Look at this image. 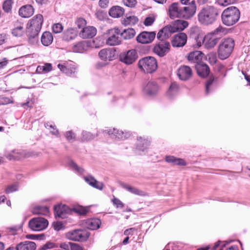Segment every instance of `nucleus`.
<instances>
[{"label":"nucleus","mask_w":250,"mask_h":250,"mask_svg":"<svg viewBox=\"0 0 250 250\" xmlns=\"http://www.w3.org/2000/svg\"><path fill=\"white\" fill-rule=\"evenodd\" d=\"M43 18L41 14H38L30 20L26 25V35L28 42L31 44L37 42L38 36L42 27Z\"/></svg>","instance_id":"f257e3e1"},{"label":"nucleus","mask_w":250,"mask_h":250,"mask_svg":"<svg viewBox=\"0 0 250 250\" xmlns=\"http://www.w3.org/2000/svg\"><path fill=\"white\" fill-rule=\"evenodd\" d=\"M82 139L83 141H89L93 139L96 136H97V134L95 135L89 132L83 131L82 132Z\"/></svg>","instance_id":"37998d69"},{"label":"nucleus","mask_w":250,"mask_h":250,"mask_svg":"<svg viewBox=\"0 0 250 250\" xmlns=\"http://www.w3.org/2000/svg\"><path fill=\"white\" fill-rule=\"evenodd\" d=\"M72 242H63L60 244V247L65 250H69Z\"/></svg>","instance_id":"e2e57ef3"},{"label":"nucleus","mask_w":250,"mask_h":250,"mask_svg":"<svg viewBox=\"0 0 250 250\" xmlns=\"http://www.w3.org/2000/svg\"><path fill=\"white\" fill-rule=\"evenodd\" d=\"M70 211L68 207L65 205H59L54 207V212L56 217L65 218Z\"/></svg>","instance_id":"5701e85b"},{"label":"nucleus","mask_w":250,"mask_h":250,"mask_svg":"<svg viewBox=\"0 0 250 250\" xmlns=\"http://www.w3.org/2000/svg\"><path fill=\"white\" fill-rule=\"evenodd\" d=\"M33 104V100L32 99H28L25 103L21 104V106L24 108L31 107L32 106Z\"/></svg>","instance_id":"338daca9"},{"label":"nucleus","mask_w":250,"mask_h":250,"mask_svg":"<svg viewBox=\"0 0 250 250\" xmlns=\"http://www.w3.org/2000/svg\"><path fill=\"white\" fill-rule=\"evenodd\" d=\"M228 32V29L222 26H218L214 31L208 33L203 39V43L207 49H211L214 47L223 36L226 35Z\"/></svg>","instance_id":"7ed1b4c3"},{"label":"nucleus","mask_w":250,"mask_h":250,"mask_svg":"<svg viewBox=\"0 0 250 250\" xmlns=\"http://www.w3.org/2000/svg\"><path fill=\"white\" fill-rule=\"evenodd\" d=\"M210 63L214 64L216 63L217 59L215 55L213 53L208 54L207 56Z\"/></svg>","instance_id":"052dcab7"},{"label":"nucleus","mask_w":250,"mask_h":250,"mask_svg":"<svg viewBox=\"0 0 250 250\" xmlns=\"http://www.w3.org/2000/svg\"><path fill=\"white\" fill-rule=\"evenodd\" d=\"M79 35L76 28L69 27L65 30L62 34V39L65 42H70L75 40Z\"/></svg>","instance_id":"aec40b11"},{"label":"nucleus","mask_w":250,"mask_h":250,"mask_svg":"<svg viewBox=\"0 0 250 250\" xmlns=\"http://www.w3.org/2000/svg\"><path fill=\"white\" fill-rule=\"evenodd\" d=\"M69 165L70 167L74 169L79 174H83L84 172V169L78 166L73 161H71Z\"/></svg>","instance_id":"a18cd8bd"},{"label":"nucleus","mask_w":250,"mask_h":250,"mask_svg":"<svg viewBox=\"0 0 250 250\" xmlns=\"http://www.w3.org/2000/svg\"><path fill=\"white\" fill-rule=\"evenodd\" d=\"M181 13V4H179V3L174 2L169 6L168 13L171 19H174L176 18H182Z\"/></svg>","instance_id":"4be33fe9"},{"label":"nucleus","mask_w":250,"mask_h":250,"mask_svg":"<svg viewBox=\"0 0 250 250\" xmlns=\"http://www.w3.org/2000/svg\"><path fill=\"white\" fill-rule=\"evenodd\" d=\"M112 203L116 208H122L124 207V204L120 200L115 197L112 199Z\"/></svg>","instance_id":"864d4df0"},{"label":"nucleus","mask_w":250,"mask_h":250,"mask_svg":"<svg viewBox=\"0 0 250 250\" xmlns=\"http://www.w3.org/2000/svg\"><path fill=\"white\" fill-rule=\"evenodd\" d=\"M84 179L85 181L91 187L99 190L103 189L104 187L103 184L98 181L92 175H87L86 176H84Z\"/></svg>","instance_id":"a878e982"},{"label":"nucleus","mask_w":250,"mask_h":250,"mask_svg":"<svg viewBox=\"0 0 250 250\" xmlns=\"http://www.w3.org/2000/svg\"><path fill=\"white\" fill-rule=\"evenodd\" d=\"M218 15L217 9L213 6H206L198 13V21L202 24L209 25L215 21Z\"/></svg>","instance_id":"20e7f679"},{"label":"nucleus","mask_w":250,"mask_h":250,"mask_svg":"<svg viewBox=\"0 0 250 250\" xmlns=\"http://www.w3.org/2000/svg\"><path fill=\"white\" fill-rule=\"evenodd\" d=\"M139 68L146 73H152L157 68L156 59L152 57H146L140 59L138 62Z\"/></svg>","instance_id":"0eeeda50"},{"label":"nucleus","mask_w":250,"mask_h":250,"mask_svg":"<svg viewBox=\"0 0 250 250\" xmlns=\"http://www.w3.org/2000/svg\"><path fill=\"white\" fill-rule=\"evenodd\" d=\"M53 41V37L51 32H44L41 37V42L42 45L48 46L50 45Z\"/></svg>","instance_id":"72a5a7b5"},{"label":"nucleus","mask_w":250,"mask_h":250,"mask_svg":"<svg viewBox=\"0 0 250 250\" xmlns=\"http://www.w3.org/2000/svg\"><path fill=\"white\" fill-rule=\"evenodd\" d=\"M52 69V65L50 63H46L43 66H38L36 71L38 73H41L42 72H47Z\"/></svg>","instance_id":"79ce46f5"},{"label":"nucleus","mask_w":250,"mask_h":250,"mask_svg":"<svg viewBox=\"0 0 250 250\" xmlns=\"http://www.w3.org/2000/svg\"><path fill=\"white\" fill-rule=\"evenodd\" d=\"M19 186L17 183L9 185L5 189V193L9 194L14 191H16L18 190Z\"/></svg>","instance_id":"de8ad7c7"},{"label":"nucleus","mask_w":250,"mask_h":250,"mask_svg":"<svg viewBox=\"0 0 250 250\" xmlns=\"http://www.w3.org/2000/svg\"><path fill=\"white\" fill-rule=\"evenodd\" d=\"M58 67L63 73L70 76H74V74L77 72V69L74 65L68 64V63H65L63 64H59Z\"/></svg>","instance_id":"b1692460"},{"label":"nucleus","mask_w":250,"mask_h":250,"mask_svg":"<svg viewBox=\"0 0 250 250\" xmlns=\"http://www.w3.org/2000/svg\"><path fill=\"white\" fill-rule=\"evenodd\" d=\"M101 221L98 218H92L87 220L85 222L87 229L95 230L99 229L101 225Z\"/></svg>","instance_id":"473e14b6"},{"label":"nucleus","mask_w":250,"mask_h":250,"mask_svg":"<svg viewBox=\"0 0 250 250\" xmlns=\"http://www.w3.org/2000/svg\"><path fill=\"white\" fill-rule=\"evenodd\" d=\"M74 210L76 212L81 215H85L88 212V209L82 206L76 207L74 208Z\"/></svg>","instance_id":"603ef678"},{"label":"nucleus","mask_w":250,"mask_h":250,"mask_svg":"<svg viewBox=\"0 0 250 250\" xmlns=\"http://www.w3.org/2000/svg\"><path fill=\"white\" fill-rule=\"evenodd\" d=\"M122 186L126 190L133 194L139 196H144L145 195V192L143 191L140 190L137 188L130 186L126 184H122Z\"/></svg>","instance_id":"c9c22d12"},{"label":"nucleus","mask_w":250,"mask_h":250,"mask_svg":"<svg viewBox=\"0 0 250 250\" xmlns=\"http://www.w3.org/2000/svg\"><path fill=\"white\" fill-rule=\"evenodd\" d=\"M12 0H6L3 4V9L6 12H9L12 8Z\"/></svg>","instance_id":"8fccbe9b"},{"label":"nucleus","mask_w":250,"mask_h":250,"mask_svg":"<svg viewBox=\"0 0 250 250\" xmlns=\"http://www.w3.org/2000/svg\"><path fill=\"white\" fill-rule=\"evenodd\" d=\"M192 75L191 69L188 66L182 65L177 70V75L182 81H187Z\"/></svg>","instance_id":"6ab92c4d"},{"label":"nucleus","mask_w":250,"mask_h":250,"mask_svg":"<svg viewBox=\"0 0 250 250\" xmlns=\"http://www.w3.org/2000/svg\"><path fill=\"white\" fill-rule=\"evenodd\" d=\"M53 226L54 229L57 231L61 230L63 227V224L61 222L54 223Z\"/></svg>","instance_id":"69168bd1"},{"label":"nucleus","mask_w":250,"mask_h":250,"mask_svg":"<svg viewBox=\"0 0 250 250\" xmlns=\"http://www.w3.org/2000/svg\"><path fill=\"white\" fill-rule=\"evenodd\" d=\"M165 161L167 163L173 166H185L187 163L186 161L181 158H177L173 156L168 155L165 157Z\"/></svg>","instance_id":"cd10ccee"},{"label":"nucleus","mask_w":250,"mask_h":250,"mask_svg":"<svg viewBox=\"0 0 250 250\" xmlns=\"http://www.w3.org/2000/svg\"><path fill=\"white\" fill-rule=\"evenodd\" d=\"M150 141L143 139L141 137H138L136 142V149L139 151H145L149 145Z\"/></svg>","instance_id":"2f4dec72"},{"label":"nucleus","mask_w":250,"mask_h":250,"mask_svg":"<svg viewBox=\"0 0 250 250\" xmlns=\"http://www.w3.org/2000/svg\"><path fill=\"white\" fill-rule=\"evenodd\" d=\"M123 2L125 6L129 7H133L137 3L136 0H123Z\"/></svg>","instance_id":"4d7b16f0"},{"label":"nucleus","mask_w":250,"mask_h":250,"mask_svg":"<svg viewBox=\"0 0 250 250\" xmlns=\"http://www.w3.org/2000/svg\"><path fill=\"white\" fill-rule=\"evenodd\" d=\"M195 67L197 74L201 77L205 78L207 77L209 73L210 70L208 66L202 62L195 64Z\"/></svg>","instance_id":"393cba45"},{"label":"nucleus","mask_w":250,"mask_h":250,"mask_svg":"<svg viewBox=\"0 0 250 250\" xmlns=\"http://www.w3.org/2000/svg\"><path fill=\"white\" fill-rule=\"evenodd\" d=\"M33 212L34 214L47 215L49 213V209L45 206H38L33 209Z\"/></svg>","instance_id":"ea45409f"},{"label":"nucleus","mask_w":250,"mask_h":250,"mask_svg":"<svg viewBox=\"0 0 250 250\" xmlns=\"http://www.w3.org/2000/svg\"><path fill=\"white\" fill-rule=\"evenodd\" d=\"M58 248V246L56 244L49 241L47 242L45 244L43 245L41 248L40 250H47L48 249H53V248Z\"/></svg>","instance_id":"49530a36"},{"label":"nucleus","mask_w":250,"mask_h":250,"mask_svg":"<svg viewBox=\"0 0 250 250\" xmlns=\"http://www.w3.org/2000/svg\"><path fill=\"white\" fill-rule=\"evenodd\" d=\"M44 125L46 128L49 127L50 128H52L53 130L51 131V133L56 136H58L59 131L55 128V125L50 124L49 122L45 123Z\"/></svg>","instance_id":"5fc2aeb1"},{"label":"nucleus","mask_w":250,"mask_h":250,"mask_svg":"<svg viewBox=\"0 0 250 250\" xmlns=\"http://www.w3.org/2000/svg\"><path fill=\"white\" fill-rule=\"evenodd\" d=\"M107 133L111 137L118 140H125L130 136V134L129 132H124L116 128H113L107 130Z\"/></svg>","instance_id":"412c9836"},{"label":"nucleus","mask_w":250,"mask_h":250,"mask_svg":"<svg viewBox=\"0 0 250 250\" xmlns=\"http://www.w3.org/2000/svg\"><path fill=\"white\" fill-rule=\"evenodd\" d=\"M182 18L186 19H189L195 14L196 11V5L194 0L192 2L188 4L187 5L181 4Z\"/></svg>","instance_id":"f8f14e48"},{"label":"nucleus","mask_w":250,"mask_h":250,"mask_svg":"<svg viewBox=\"0 0 250 250\" xmlns=\"http://www.w3.org/2000/svg\"><path fill=\"white\" fill-rule=\"evenodd\" d=\"M154 21L155 18L153 17H147L144 21V24L146 26H150L154 22Z\"/></svg>","instance_id":"680f3d73"},{"label":"nucleus","mask_w":250,"mask_h":250,"mask_svg":"<svg viewBox=\"0 0 250 250\" xmlns=\"http://www.w3.org/2000/svg\"><path fill=\"white\" fill-rule=\"evenodd\" d=\"M75 23L78 29H83L87 23L86 21L83 18H78L75 21Z\"/></svg>","instance_id":"c03bdc74"},{"label":"nucleus","mask_w":250,"mask_h":250,"mask_svg":"<svg viewBox=\"0 0 250 250\" xmlns=\"http://www.w3.org/2000/svg\"><path fill=\"white\" fill-rule=\"evenodd\" d=\"M203 56V54L201 51H195L189 53L188 59L189 62L197 64L202 62Z\"/></svg>","instance_id":"c85d7f7f"},{"label":"nucleus","mask_w":250,"mask_h":250,"mask_svg":"<svg viewBox=\"0 0 250 250\" xmlns=\"http://www.w3.org/2000/svg\"><path fill=\"white\" fill-rule=\"evenodd\" d=\"M19 15L23 18H29L34 13V8L31 5L22 6L19 10Z\"/></svg>","instance_id":"c756f323"},{"label":"nucleus","mask_w":250,"mask_h":250,"mask_svg":"<svg viewBox=\"0 0 250 250\" xmlns=\"http://www.w3.org/2000/svg\"><path fill=\"white\" fill-rule=\"evenodd\" d=\"M124 9L120 6L112 7L109 11V15L113 18H119L123 15Z\"/></svg>","instance_id":"f704fd0d"},{"label":"nucleus","mask_w":250,"mask_h":250,"mask_svg":"<svg viewBox=\"0 0 250 250\" xmlns=\"http://www.w3.org/2000/svg\"><path fill=\"white\" fill-rule=\"evenodd\" d=\"M21 227L15 226L11 227L8 228L7 231L11 235H15L17 231L20 230Z\"/></svg>","instance_id":"6e6d98bb"},{"label":"nucleus","mask_w":250,"mask_h":250,"mask_svg":"<svg viewBox=\"0 0 250 250\" xmlns=\"http://www.w3.org/2000/svg\"><path fill=\"white\" fill-rule=\"evenodd\" d=\"M235 45L232 38L224 39L220 42L218 49V57L221 60L228 58L232 52Z\"/></svg>","instance_id":"423d86ee"},{"label":"nucleus","mask_w":250,"mask_h":250,"mask_svg":"<svg viewBox=\"0 0 250 250\" xmlns=\"http://www.w3.org/2000/svg\"><path fill=\"white\" fill-rule=\"evenodd\" d=\"M24 32L23 26L20 25L13 29L12 34L15 37H20L23 35Z\"/></svg>","instance_id":"a19ab883"},{"label":"nucleus","mask_w":250,"mask_h":250,"mask_svg":"<svg viewBox=\"0 0 250 250\" xmlns=\"http://www.w3.org/2000/svg\"><path fill=\"white\" fill-rule=\"evenodd\" d=\"M106 44L110 46H115L121 43V31L118 28H113L107 31L105 35Z\"/></svg>","instance_id":"6e6552de"},{"label":"nucleus","mask_w":250,"mask_h":250,"mask_svg":"<svg viewBox=\"0 0 250 250\" xmlns=\"http://www.w3.org/2000/svg\"><path fill=\"white\" fill-rule=\"evenodd\" d=\"M89 236L88 233L83 229H75L66 233L67 238L74 241H86Z\"/></svg>","instance_id":"1a4fd4ad"},{"label":"nucleus","mask_w":250,"mask_h":250,"mask_svg":"<svg viewBox=\"0 0 250 250\" xmlns=\"http://www.w3.org/2000/svg\"><path fill=\"white\" fill-rule=\"evenodd\" d=\"M156 37V33L154 31H143L136 37V40L138 42L143 44H147L151 42Z\"/></svg>","instance_id":"2eb2a0df"},{"label":"nucleus","mask_w":250,"mask_h":250,"mask_svg":"<svg viewBox=\"0 0 250 250\" xmlns=\"http://www.w3.org/2000/svg\"><path fill=\"white\" fill-rule=\"evenodd\" d=\"M188 25V21L177 20L173 25H168L161 29L157 33V38L159 41H164L170 37L172 34L184 30Z\"/></svg>","instance_id":"f03ea898"},{"label":"nucleus","mask_w":250,"mask_h":250,"mask_svg":"<svg viewBox=\"0 0 250 250\" xmlns=\"http://www.w3.org/2000/svg\"><path fill=\"white\" fill-rule=\"evenodd\" d=\"M65 137L66 139L69 141H74L75 139V135L74 132L71 131H67L65 133Z\"/></svg>","instance_id":"bf43d9fd"},{"label":"nucleus","mask_w":250,"mask_h":250,"mask_svg":"<svg viewBox=\"0 0 250 250\" xmlns=\"http://www.w3.org/2000/svg\"><path fill=\"white\" fill-rule=\"evenodd\" d=\"M89 47V42L87 41H82L75 44L73 48V51L77 53H83L86 51Z\"/></svg>","instance_id":"7c9ffc66"},{"label":"nucleus","mask_w":250,"mask_h":250,"mask_svg":"<svg viewBox=\"0 0 250 250\" xmlns=\"http://www.w3.org/2000/svg\"><path fill=\"white\" fill-rule=\"evenodd\" d=\"M200 31V29L199 27L194 26V27H192L190 29V34L191 35H193L194 34H195V37L196 38V36H198Z\"/></svg>","instance_id":"0e129e2a"},{"label":"nucleus","mask_w":250,"mask_h":250,"mask_svg":"<svg viewBox=\"0 0 250 250\" xmlns=\"http://www.w3.org/2000/svg\"><path fill=\"white\" fill-rule=\"evenodd\" d=\"M187 42V36L185 33H179L175 35L172 40L171 44L173 47H181L184 46Z\"/></svg>","instance_id":"f3484780"},{"label":"nucleus","mask_w":250,"mask_h":250,"mask_svg":"<svg viewBox=\"0 0 250 250\" xmlns=\"http://www.w3.org/2000/svg\"><path fill=\"white\" fill-rule=\"evenodd\" d=\"M160 89V86L157 83L153 80H150L143 87L144 93L149 96H154L157 94Z\"/></svg>","instance_id":"ddd939ff"},{"label":"nucleus","mask_w":250,"mask_h":250,"mask_svg":"<svg viewBox=\"0 0 250 250\" xmlns=\"http://www.w3.org/2000/svg\"><path fill=\"white\" fill-rule=\"evenodd\" d=\"M214 81V79L212 77L207 81L206 83V93L208 94L211 91V86Z\"/></svg>","instance_id":"3c124183"},{"label":"nucleus","mask_w":250,"mask_h":250,"mask_svg":"<svg viewBox=\"0 0 250 250\" xmlns=\"http://www.w3.org/2000/svg\"><path fill=\"white\" fill-rule=\"evenodd\" d=\"M99 58L104 61H111L116 58V50L113 48L103 49L98 54Z\"/></svg>","instance_id":"dca6fc26"},{"label":"nucleus","mask_w":250,"mask_h":250,"mask_svg":"<svg viewBox=\"0 0 250 250\" xmlns=\"http://www.w3.org/2000/svg\"><path fill=\"white\" fill-rule=\"evenodd\" d=\"M52 29L54 33H60L63 30V26L60 23H55L52 25Z\"/></svg>","instance_id":"09e8293b"},{"label":"nucleus","mask_w":250,"mask_h":250,"mask_svg":"<svg viewBox=\"0 0 250 250\" xmlns=\"http://www.w3.org/2000/svg\"><path fill=\"white\" fill-rule=\"evenodd\" d=\"M108 0H100L99 1V6L103 8H106L108 5Z\"/></svg>","instance_id":"774afa93"},{"label":"nucleus","mask_w":250,"mask_h":250,"mask_svg":"<svg viewBox=\"0 0 250 250\" xmlns=\"http://www.w3.org/2000/svg\"><path fill=\"white\" fill-rule=\"evenodd\" d=\"M161 41L162 42L156 44L153 48V52L160 57H163L167 53L170 47L168 42Z\"/></svg>","instance_id":"4468645a"},{"label":"nucleus","mask_w":250,"mask_h":250,"mask_svg":"<svg viewBox=\"0 0 250 250\" xmlns=\"http://www.w3.org/2000/svg\"><path fill=\"white\" fill-rule=\"evenodd\" d=\"M95 15L99 20L102 21L104 19L106 14L104 11L99 10L95 13Z\"/></svg>","instance_id":"13d9d810"},{"label":"nucleus","mask_w":250,"mask_h":250,"mask_svg":"<svg viewBox=\"0 0 250 250\" xmlns=\"http://www.w3.org/2000/svg\"><path fill=\"white\" fill-rule=\"evenodd\" d=\"M178 90V85L175 82L172 83L167 92V96L169 98H172L177 94Z\"/></svg>","instance_id":"4c0bfd02"},{"label":"nucleus","mask_w":250,"mask_h":250,"mask_svg":"<svg viewBox=\"0 0 250 250\" xmlns=\"http://www.w3.org/2000/svg\"><path fill=\"white\" fill-rule=\"evenodd\" d=\"M97 33V29L92 26H85L79 32V36L83 39H91Z\"/></svg>","instance_id":"a211bd4d"},{"label":"nucleus","mask_w":250,"mask_h":250,"mask_svg":"<svg viewBox=\"0 0 250 250\" xmlns=\"http://www.w3.org/2000/svg\"><path fill=\"white\" fill-rule=\"evenodd\" d=\"M36 245L32 241H26L17 244L16 250H35Z\"/></svg>","instance_id":"bb28decb"},{"label":"nucleus","mask_w":250,"mask_h":250,"mask_svg":"<svg viewBox=\"0 0 250 250\" xmlns=\"http://www.w3.org/2000/svg\"><path fill=\"white\" fill-rule=\"evenodd\" d=\"M221 17L223 24L230 26L234 25L239 21L240 12L237 7L230 6L224 10Z\"/></svg>","instance_id":"39448f33"},{"label":"nucleus","mask_w":250,"mask_h":250,"mask_svg":"<svg viewBox=\"0 0 250 250\" xmlns=\"http://www.w3.org/2000/svg\"><path fill=\"white\" fill-rule=\"evenodd\" d=\"M48 221L42 217H37L31 219L28 223L29 228L34 231H41L47 228Z\"/></svg>","instance_id":"9d476101"},{"label":"nucleus","mask_w":250,"mask_h":250,"mask_svg":"<svg viewBox=\"0 0 250 250\" xmlns=\"http://www.w3.org/2000/svg\"><path fill=\"white\" fill-rule=\"evenodd\" d=\"M136 32L133 28H128L121 32V37L124 40H130L135 35Z\"/></svg>","instance_id":"e433bc0d"},{"label":"nucleus","mask_w":250,"mask_h":250,"mask_svg":"<svg viewBox=\"0 0 250 250\" xmlns=\"http://www.w3.org/2000/svg\"><path fill=\"white\" fill-rule=\"evenodd\" d=\"M138 19L135 16L126 17L122 21V24L125 26L133 25L137 23Z\"/></svg>","instance_id":"58836bf2"},{"label":"nucleus","mask_w":250,"mask_h":250,"mask_svg":"<svg viewBox=\"0 0 250 250\" xmlns=\"http://www.w3.org/2000/svg\"><path fill=\"white\" fill-rule=\"evenodd\" d=\"M138 58L137 53L135 49L129 50L121 53L119 59L122 62L127 64H131L136 61Z\"/></svg>","instance_id":"9b49d317"}]
</instances>
